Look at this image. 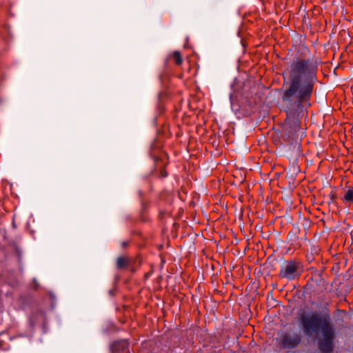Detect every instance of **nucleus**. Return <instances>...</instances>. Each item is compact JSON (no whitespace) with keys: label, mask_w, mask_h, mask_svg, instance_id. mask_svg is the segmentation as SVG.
<instances>
[{"label":"nucleus","mask_w":353,"mask_h":353,"mask_svg":"<svg viewBox=\"0 0 353 353\" xmlns=\"http://www.w3.org/2000/svg\"><path fill=\"white\" fill-rule=\"evenodd\" d=\"M318 63L299 52L288 63L282 72L283 86L280 92L281 110L286 113L285 122L289 133L299 128L298 117L310 101L318 81Z\"/></svg>","instance_id":"1"},{"label":"nucleus","mask_w":353,"mask_h":353,"mask_svg":"<svg viewBox=\"0 0 353 353\" xmlns=\"http://www.w3.org/2000/svg\"><path fill=\"white\" fill-rule=\"evenodd\" d=\"M298 322L306 336L317 338L320 332L322 334V338L318 340V349L321 353L333 352L336 332L329 314L303 312L299 314Z\"/></svg>","instance_id":"2"},{"label":"nucleus","mask_w":353,"mask_h":353,"mask_svg":"<svg viewBox=\"0 0 353 353\" xmlns=\"http://www.w3.org/2000/svg\"><path fill=\"white\" fill-rule=\"evenodd\" d=\"M302 336L297 332H285L281 335L279 344L283 349H294L301 343Z\"/></svg>","instance_id":"3"},{"label":"nucleus","mask_w":353,"mask_h":353,"mask_svg":"<svg viewBox=\"0 0 353 353\" xmlns=\"http://www.w3.org/2000/svg\"><path fill=\"white\" fill-rule=\"evenodd\" d=\"M299 263L295 261H288L283 265L279 273L281 278L292 281L300 276L299 272Z\"/></svg>","instance_id":"4"},{"label":"nucleus","mask_w":353,"mask_h":353,"mask_svg":"<svg viewBox=\"0 0 353 353\" xmlns=\"http://www.w3.org/2000/svg\"><path fill=\"white\" fill-rule=\"evenodd\" d=\"M112 353H130L129 343L127 341L121 340L113 343L111 346Z\"/></svg>","instance_id":"5"},{"label":"nucleus","mask_w":353,"mask_h":353,"mask_svg":"<svg viewBox=\"0 0 353 353\" xmlns=\"http://www.w3.org/2000/svg\"><path fill=\"white\" fill-rule=\"evenodd\" d=\"M134 262V260H132L127 256H120L117 259L116 267L118 270L125 269L130 267Z\"/></svg>","instance_id":"6"},{"label":"nucleus","mask_w":353,"mask_h":353,"mask_svg":"<svg viewBox=\"0 0 353 353\" xmlns=\"http://www.w3.org/2000/svg\"><path fill=\"white\" fill-rule=\"evenodd\" d=\"M168 59L173 61L177 65H180L183 63L182 56L179 51H174L169 56Z\"/></svg>","instance_id":"7"},{"label":"nucleus","mask_w":353,"mask_h":353,"mask_svg":"<svg viewBox=\"0 0 353 353\" xmlns=\"http://www.w3.org/2000/svg\"><path fill=\"white\" fill-rule=\"evenodd\" d=\"M343 200L347 202H353V189H349L344 195Z\"/></svg>","instance_id":"8"},{"label":"nucleus","mask_w":353,"mask_h":353,"mask_svg":"<svg viewBox=\"0 0 353 353\" xmlns=\"http://www.w3.org/2000/svg\"><path fill=\"white\" fill-rule=\"evenodd\" d=\"M161 174L163 177H166L167 176V173L165 170H161Z\"/></svg>","instance_id":"9"},{"label":"nucleus","mask_w":353,"mask_h":353,"mask_svg":"<svg viewBox=\"0 0 353 353\" xmlns=\"http://www.w3.org/2000/svg\"><path fill=\"white\" fill-rule=\"evenodd\" d=\"M128 245V243L127 241H125V242L122 243V246L123 248L126 247Z\"/></svg>","instance_id":"10"},{"label":"nucleus","mask_w":353,"mask_h":353,"mask_svg":"<svg viewBox=\"0 0 353 353\" xmlns=\"http://www.w3.org/2000/svg\"><path fill=\"white\" fill-rule=\"evenodd\" d=\"M304 50H305V52H309V50H308V49H307L306 48H304Z\"/></svg>","instance_id":"11"},{"label":"nucleus","mask_w":353,"mask_h":353,"mask_svg":"<svg viewBox=\"0 0 353 353\" xmlns=\"http://www.w3.org/2000/svg\"><path fill=\"white\" fill-rule=\"evenodd\" d=\"M331 195H332V198H334L335 196V194L334 193H331Z\"/></svg>","instance_id":"12"},{"label":"nucleus","mask_w":353,"mask_h":353,"mask_svg":"<svg viewBox=\"0 0 353 353\" xmlns=\"http://www.w3.org/2000/svg\"><path fill=\"white\" fill-rule=\"evenodd\" d=\"M131 270L132 272H135V270L134 268H132Z\"/></svg>","instance_id":"13"}]
</instances>
